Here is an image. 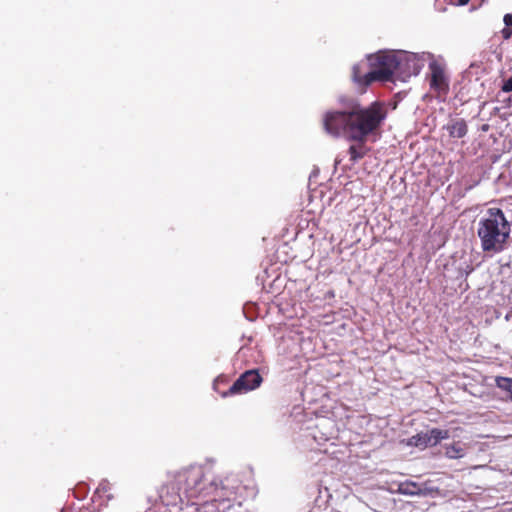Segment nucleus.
Instances as JSON below:
<instances>
[{"mask_svg":"<svg viewBox=\"0 0 512 512\" xmlns=\"http://www.w3.org/2000/svg\"><path fill=\"white\" fill-rule=\"evenodd\" d=\"M500 33L504 40H509L512 37V27L505 26Z\"/></svg>","mask_w":512,"mask_h":512,"instance_id":"obj_14","label":"nucleus"},{"mask_svg":"<svg viewBox=\"0 0 512 512\" xmlns=\"http://www.w3.org/2000/svg\"><path fill=\"white\" fill-rule=\"evenodd\" d=\"M186 493H187V496L190 498V499H193V498H198L199 495L197 494V491H196V487L195 488H186L185 489Z\"/></svg>","mask_w":512,"mask_h":512,"instance_id":"obj_15","label":"nucleus"},{"mask_svg":"<svg viewBox=\"0 0 512 512\" xmlns=\"http://www.w3.org/2000/svg\"><path fill=\"white\" fill-rule=\"evenodd\" d=\"M430 80L429 84L431 89L436 91L439 95L447 94L449 90V81L445 74L444 66L433 60L429 63Z\"/></svg>","mask_w":512,"mask_h":512,"instance_id":"obj_5","label":"nucleus"},{"mask_svg":"<svg viewBox=\"0 0 512 512\" xmlns=\"http://www.w3.org/2000/svg\"><path fill=\"white\" fill-rule=\"evenodd\" d=\"M449 438V431L432 428L427 432H421L411 438V444L419 448L436 446L441 440Z\"/></svg>","mask_w":512,"mask_h":512,"instance_id":"obj_6","label":"nucleus"},{"mask_svg":"<svg viewBox=\"0 0 512 512\" xmlns=\"http://www.w3.org/2000/svg\"><path fill=\"white\" fill-rule=\"evenodd\" d=\"M445 455L450 459H459L464 456V448L459 442L445 446Z\"/></svg>","mask_w":512,"mask_h":512,"instance_id":"obj_10","label":"nucleus"},{"mask_svg":"<svg viewBox=\"0 0 512 512\" xmlns=\"http://www.w3.org/2000/svg\"><path fill=\"white\" fill-rule=\"evenodd\" d=\"M209 489L212 491L213 497L205 501V503L210 502L217 509L222 507L223 510L232 506L235 495L232 489L226 488L224 486L219 487L218 485L213 484L210 485Z\"/></svg>","mask_w":512,"mask_h":512,"instance_id":"obj_7","label":"nucleus"},{"mask_svg":"<svg viewBox=\"0 0 512 512\" xmlns=\"http://www.w3.org/2000/svg\"><path fill=\"white\" fill-rule=\"evenodd\" d=\"M352 78L354 82L362 87L369 86L372 82H368V72L363 73V67L360 64L354 65L352 69Z\"/></svg>","mask_w":512,"mask_h":512,"instance_id":"obj_9","label":"nucleus"},{"mask_svg":"<svg viewBox=\"0 0 512 512\" xmlns=\"http://www.w3.org/2000/svg\"><path fill=\"white\" fill-rule=\"evenodd\" d=\"M444 128L452 138H463L468 133V126L464 119H452Z\"/></svg>","mask_w":512,"mask_h":512,"instance_id":"obj_8","label":"nucleus"},{"mask_svg":"<svg viewBox=\"0 0 512 512\" xmlns=\"http://www.w3.org/2000/svg\"><path fill=\"white\" fill-rule=\"evenodd\" d=\"M511 224L500 208H488L477 224V235L483 252L497 254L502 252L510 237Z\"/></svg>","mask_w":512,"mask_h":512,"instance_id":"obj_2","label":"nucleus"},{"mask_svg":"<svg viewBox=\"0 0 512 512\" xmlns=\"http://www.w3.org/2000/svg\"><path fill=\"white\" fill-rule=\"evenodd\" d=\"M386 115L384 104L379 101H374L367 107L351 101L343 110L326 112L323 126L327 133L355 142L348 148L350 161L354 164L370 151L366 141L370 136L378 134Z\"/></svg>","mask_w":512,"mask_h":512,"instance_id":"obj_1","label":"nucleus"},{"mask_svg":"<svg viewBox=\"0 0 512 512\" xmlns=\"http://www.w3.org/2000/svg\"><path fill=\"white\" fill-rule=\"evenodd\" d=\"M399 491L404 495H418L421 492V489L414 482H406L400 485Z\"/></svg>","mask_w":512,"mask_h":512,"instance_id":"obj_11","label":"nucleus"},{"mask_svg":"<svg viewBox=\"0 0 512 512\" xmlns=\"http://www.w3.org/2000/svg\"><path fill=\"white\" fill-rule=\"evenodd\" d=\"M481 129H482V131L486 132L489 129V125L484 124Z\"/></svg>","mask_w":512,"mask_h":512,"instance_id":"obj_18","label":"nucleus"},{"mask_svg":"<svg viewBox=\"0 0 512 512\" xmlns=\"http://www.w3.org/2000/svg\"><path fill=\"white\" fill-rule=\"evenodd\" d=\"M186 476V479L187 480H192L196 486L200 485V482H199V474L197 473H194V472H187L184 474Z\"/></svg>","mask_w":512,"mask_h":512,"instance_id":"obj_13","label":"nucleus"},{"mask_svg":"<svg viewBox=\"0 0 512 512\" xmlns=\"http://www.w3.org/2000/svg\"><path fill=\"white\" fill-rule=\"evenodd\" d=\"M510 102H511V99L509 98V99L507 100V106H509V105H510Z\"/></svg>","mask_w":512,"mask_h":512,"instance_id":"obj_19","label":"nucleus"},{"mask_svg":"<svg viewBox=\"0 0 512 512\" xmlns=\"http://www.w3.org/2000/svg\"><path fill=\"white\" fill-rule=\"evenodd\" d=\"M469 1H470V0H455V3H456L457 5L463 6V5L468 4V2H469Z\"/></svg>","mask_w":512,"mask_h":512,"instance_id":"obj_17","label":"nucleus"},{"mask_svg":"<svg viewBox=\"0 0 512 512\" xmlns=\"http://www.w3.org/2000/svg\"><path fill=\"white\" fill-rule=\"evenodd\" d=\"M505 26L512 27V12L508 13L503 18Z\"/></svg>","mask_w":512,"mask_h":512,"instance_id":"obj_16","label":"nucleus"},{"mask_svg":"<svg viewBox=\"0 0 512 512\" xmlns=\"http://www.w3.org/2000/svg\"><path fill=\"white\" fill-rule=\"evenodd\" d=\"M370 71L368 82L390 81L393 74L400 69L403 58L392 52H378L368 57Z\"/></svg>","mask_w":512,"mask_h":512,"instance_id":"obj_3","label":"nucleus"},{"mask_svg":"<svg viewBox=\"0 0 512 512\" xmlns=\"http://www.w3.org/2000/svg\"><path fill=\"white\" fill-rule=\"evenodd\" d=\"M261 383L262 377L258 370H247L239 376V378L226 392H223L221 395L222 397H227L230 395L247 393L258 388Z\"/></svg>","mask_w":512,"mask_h":512,"instance_id":"obj_4","label":"nucleus"},{"mask_svg":"<svg viewBox=\"0 0 512 512\" xmlns=\"http://www.w3.org/2000/svg\"><path fill=\"white\" fill-rule=\"evenodd\" d=\"M501 91L505 93L512 92V76L508 78L507 80L503 81V84L501 86Z\"/></svg>","mask_w":512,"mask_h":512,"instance_id":"obj_12","label":"nucleus"}]
</instances>
